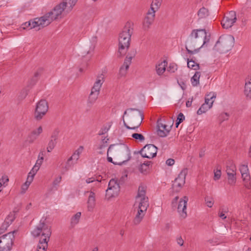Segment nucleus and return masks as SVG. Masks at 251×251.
<instances>
[{
    "label": "nucleus",
    "mask_w": 251,
    "mask_h": 251,
    "mask_svg": "<svg viewBox=\"0 0 251 251\" xmlns=\"http://www.w3.org/2000/svg\"><path fill=\"white\" fill-rule=\"evenodd\" d=\"M111 154L114 159L113 161L111 157V163L115 165H122L131 158L130 151L128 146L123 141L119 139L115 140L113 137L111 143Z\"/></svg>",
    "instance_id": "nucleus-1"
},
{
    "label": "nucleus",
    "mask_w": 251,
    "mask_h": 251,
    "mask_svg": "<svg viewBox=\"0 0 251 251\" xmlns=\"http://www.w3.org/2000/svg\"><path fill=\"white\" fill-rule=\"evenodd\" d=\"M46 219L42 218L31 231L33 236H40L37 251H46L48 246V243L51 234V231L50 226L46 224Z\"/></svg>",
    "instance_id": "nucleus-2"
},
{
    "label": "nucleus",
    "mask_w": 251,
    "mask_h": 251,
    "mask_svg": "<svg viewBox=\"0 0 251 251\" xmlns=\"http://www.w3.org/2000/svg\"><path fill=\"white\" fill-rule=\"evenodd\" d=\"M210 35H207L205 29H193L186 40V44L190 49H201L209 42Z\"/></svg>",
    "instance_id": "nucleus-3"
},
{
    "label": "nucleus",
    "mask_w": 251,
    "mask_h": 251,
    "mask_svg": "<svg viewBox=\"0 0 251 251\" xmlns=\"http://www.w3.org/2000/svg\"><path fill=\"white\" fill-rule=\"evenodd\" d=\"M124 124L127 129H137L144 118L143 113L137 109L129 108L124 112Z\"/></svg>",
    "instance_id": "nucleus-4"
},
{
    "label": "nucleus",
    "mask_w": 251,
    "mask_h": 251,
    "mask_svg": "<svg viewBox=\"0 0 251 251\" xmlns=\"http://www.w3.org/2000/svg\"><path fill=\"white\" fill-rule=\"evenodd\" d=\"M234 38L231 35L221 36L216 43L214 49L220 53H225L230 50L234 46Z\"/></svg>",
    "instance_id": "nucleus-5"
},
{
    "label": "nucleus",
    "mask_w": 251,
    "mask_h": 251,
    "mask_svg": "<svg viewBox=\"0 0 251 251\" xmlns=\"http://www.w3.org/2000/svg\"><path fill=\"white\" fill-rule=\"evenodd\" d=\"M64 11L66 13V9L61 3L57 5L52 11L46 13L41 17L43 25L47 26L53 20H56Z\"/></svg>",
    "instance_id": "nucleus-6"
},
{
    "label": "nucleus",
    "mask_w": 251,
    "mask_h": 251,
    "mask_svg": "<svg viewBox=\"0 0 251 251\" xmlns=\"http://www.w3.org/2000/svg\"><path fill=\"white\" fill-rule=\"evenodd\" d=\"M49 109L48 102L45 100H41L36 105L34 117L37 121L41 120L46 114Z\"/></svg>",
    "instance_id": "nucleus-7"
},
{
    "label": "nucleus",
    "mask_w": 251,
    "mask_h": 251,
    "mask_svg": "<svg viewBox=\"0 0 251 251\" xmlns=\"http://www.w3.org/2000/svg\"><path fill=\"white\" fill-rule=\"evenodd\" d=\"M17 232V230L2 235L0 239V245L1 249H5L6 251H9L11 250L14 240V234Z\"/></svg>",
    "instance_id": "nucleus-8"
},
{
    "label": "nucleus",
    "mask_w": 251,
    "mask_h": 251,
    "mask_svg": "<svg viewBox=\"0 0 251 251\" xmlns=\"http://www.w3.org/2000/svg\"><path fill=\"white\" fill-rule=\"evenodd\" d=\"M149 206V203L148 198L144 197L141 198L138 206L137 214L133 220V223L135 225H138L141 222L144 216V212L147 211Z\"/></svg>",
    "instance_id": "nucleus-9"
},
{
    "label": "nucleus",
    "mask_w": 251,
    "mask_h": 251,
    "mask_svg": "<svg viewBox=\"0 0 251 251\" xmlns=\"http://www.w3.org/2000/svg\"><path fill=\"white\" fill-rule=\"evenodd\" d=\"M187 174V169L183 170L173 181L172 188L175 192H178L180 191L185 183V176Z\"/></svg>",
    "instance_id": "nucleus-10"
},
{
    "label": "nucleus",
    "mask_w": 251,
    "mask_h": 251,
    "mask_svg": "<svg viewBox=\"0 0 251 251\" xmlns=\"http://www.w3.org/2000/svg\"><path fill=\"white\" fill-rule=\"evenodd\" d=\"M157 148L153 144L145 145L141 150L140 153L143 157L151 158L156 155Z\"/></svg>",
    "instance_id": "nucleus-11"
},
{
    "label": "nucleus",
    "mask_w": 251,
    "mask_h": 251,
    "mask_svg": "<svg viewBox=\"0 0 251 251\" xmlns=\"http://www.w3.org/2000/svg\"><path fill=\"white\" fill-rule=\"evenodd\" d=\"M237 20L236 12L230 11L225 16L222 21L221 24L224 28L228 29L231 27Z\"/></svg>",
    "instance_id": "nucleus-12"
},
{
    "label": "nucleus",
    "mask_w": 251,
    "mask_h": 251,
    "mask_svg": "<svg viewBox=\"0 0 251 251\" xmlns=\"http://www.w3.org/2000/svg\"><path fill=\"white\" fill-rule=\"evenodd\" d=\"M131 39L119 38V49L117 52V56L121 57L123 56L126 51L128 50L130 45Z\"/></svg>",
    "instance_id": "nucleus-13"
},
{
    "label": "nucleus",
    "mask_w": 251,
    "mask_h": 251,
    "mask_svg": "<svg viewBox=\"0 0 251 251\" xmlns=\"http://www.w3.org/2000/svg\"><path fill=\"white\" fill-rule=\"evenodd\" d=\"M22 26L24 29L30 27V29L37 28L36 30H39L41 28L45 27V25H43V22H42L41 17L36 18L33 20H30L27 22H25L23 24Z\"/></svg>",
    "instance_id": "nucleus-14"
},
{
    "label": "nucleus",
    "mask_w": 251,
    "mask_h": 251,
    "mask_svg": "<svg viewBox=\"0 0 251 251\" xmlns=\"http://www.w3.org/2000/svg\"><path fill=\"white\" fill-rule=\"evenodd\" d=\"M134 24L131 22H127L125 24L122 31L119 33V38L131 39L133 33Z\"/></svg>",
    "instance_id": "nucleus-15"
},
{
    "label": "nucleus",
    "mask_w": 251,
    "mask_h": 251,
    "mask_svg": "<svg viewBox=\"0 0 251 251\" xmlns=\"http://www.w3.org/2000/svg\"><path fill=\"white\" fill-rule=\"evenodd\" d=\"M155 16V13H154V12H151L150 10L148 11L143 22V28L144 30H148L150 28L151 25L154 20Z\"/></svg>",
    "instance_id": "nucleus-16"
},
{
    "label": "nucleus",
    "mask_w": 251,
    "mask_h": 251,
    "mask_svg": "<svg viewBox=\"0 0 251 251\" xmlns=\"http://www.w3.org/2000/svg\"><path fill=\"white\" fill-rule=\"evenodd\" d=\"M236 168L234 165L231 164L229 166L227 165L226 168V173L228 176V183L232 185L236 182Z\"/></svg>",
    "instance_id": "nucleus-17"
},
{
    "label": "nucleus",
    "mask_w": 251,
    "mask_h": 251,
    "mask_svg": "<svg viewBox=\"0 0 251 251\" xmlns=\"http://www.w3.org/2000/svg\"><path fill=\"white\" fill-rule=\"evenodd\" d=\"M188 200V197L184 196L183 199H180L177 207L178 212L180 214V216L183 218H186L187 216L186 209Z\"/></svg>",
    "instance_id": "nucleus-18"
},
{
    "label": "nucleus",
    "mask_w": 251,
    "mask_h": 251,
    "mask_svg": "<svg viewBox=\"0 0 251 251\" xmlns=\"http://www.w3.org/2000/svg\"><path fill=\"white\" fill-rule=\"evenodd\" d=\"M120 187L118 180L111 179V198L117 197L120 193Z\"/></svg>",
    "instance_id": "nucleus-19"
},
{
    "label": "nucleus",
    "mask_w": 251,
    "mask_h": 251,
    "mask_svg": "<svg viewBox=\"0 0 251 251\" xmlns=\"http://www.w3.org/2000/svg\"><path fill=\"white\" fill-rule=\"evenodd\" d=\"M104 81V77L103 74L98 75L97 76L96 81L94 84V86L92 88L91 91L100 94V87Z\"/></svg>",
    "instance_id": "nucleus-20"
},
{
    "label": "nucleus",
    "mask_w": 251,
    "mask_h": 251,
    "mask_svg": "<svg viewBox=\"0 0 251 251\" xmlns=\"http://www.w3.org/2000/svg\"><path fill=\"white\" fill-rule=\"evenodd\" d=\"M42 131L43 128L41 126H39L37 129L33 130L28 136L27 141L28 143L29 144L33 143Z\"/></svg>",
    "instance_id": "nucleus-21"
},
{
    "label": "nucleus",
    "mask_w": 251,
    "mask_h": 251,
    "mask_svg": "<svg viewBox=\"0 0 251 251\" xmlns=\"http://www.w3.org/2000/svg\"><path fill=\"white\" fill-rule=\"evenodd\" d=\"M157 134L161 137H166L170 131L169 129L166 128L167 126L161 123L157 122Z\"/></svg>",
    "instance_id": "nucleus-22"
},
{
    "label": "nucleus",
    "mask_w": 251,
    "mask_h": 251,
    "mask_svg": "<svg viewBox=\"0 0 251 251\" xmlns=\"http://www.w3.org/2000/svg\"><path fill=\"white\" fill-rule=\"evenodd\" d=\"M77 1L78 0H63L61 3L63 4V6L66 9V13H69L72 10Z\"/></svg>",
    "instance_id": "nucleus-23"
},
{
    "label": "nucleus",
    "mask_w": 251,
    "mask_h": 251,
    "mask_svg": "<svg viewBox=\"0 0 251 251\" xmlns=\"http://www.w3.org/2000/svg\"><path fill=\"white\" fill-rule=\"evenodd\" d=\"M242 177L244 181L248 182L250 180L251 177L249 173L248 165H242L240 168Z\"/></svg>",
    "instance_id": "nucleus-24"
},
{
    "label": "nucleus",
    "mask_w": 251,
    "mask_h": 251,
    "mask_svg": "<svg viewBox=\"0 0 251 251\" xmlns=\"http://www.w3.org/2000/svg\"><path fill=\"white\" fill-rule=\"evenodd\" d=\"M87 204L88 211H92L96 204L95 194L92 191L90 192V195L88 197Z\"/></svg>",
    "instance_id": "nucleus-25"
},
{
    "label": "nucleus",
    "mask_w": 251,
    "mask_h": 251,
    "mask_svg": "<svg viewBox=\"0 0 251 251\" xmlns=\"http://www.w3.org/2000/svg\"><path fill=\"white\" fill-rule=\"evenodd\" d=\"M95 48V44L91 43V42L86 43L81 52L82 56H84L86 54H88L93 51Z\"/></svg>",
    "instance_id": "nucleus-26"
},
{
    "label": "nucleus",
    "mask_w": 251,
    "mask_h": 251,
    "mask_svg": "<svg viewBox=\"0 0 251 251\" xmlns=\"http://www.w3.org/2000/svg\"><path fill=\"white\" fill-rule=\"evenodd\" d=\"M136 53L137 51L135 49H131L127 53L124 60V62H126V64H131V60L132 58L135 57Z\"/></svg>",
    "instance_id": "nucleus-27"
},
{
    "label": "nucleus",
    "mask_w": 251,
    "mask_h": 251,
    "mask_svg": "<svg viewBox=\"0 0 251 251\" xmlns=\"http://www.w3.org/2000/svg\"><path fill=\"white\" fill-rule=\"evenodd\" d=\"M162 0H152V1L151 4L150 9L149 10L151 12H155L158 10L161 6Z\"/></svg>",
    "instance_id": "nucleus-28"
},
{
    "label": "nucleus",
    "mask_w": 251,
    "mask_h": 251,
    "mask_svg": "<svg viewBox=\"0 0 251 251\" xmlns=\"http://www.w3.org/2000/svg\"><path fill=\"white\" fill-rule=\"evenodd\" d=\"M167 65V62L164 60L156 66V71L158 75H162L165 72Z\"/></svg>",
    "instance_id": "nucleus-29"
},
{
    "label": "nucleus",
    "mask_w": 251,
    "mask_h": 251,
    "mask_svg": "<svg viewBox=\"0 0 251 251\" xmlns=\"http://www.w3.org/2000/svg\"><path fill=\"white\" fill-rule=\"evenodd\" d=\"M103 137L102 136L100 144L98 148L99 150H102L103 149L110 147V146H109V138L108 137V135H107L106 136H104L103 138Z\"/></svg>",
    "instance_id": "nucleus-30"
},
{
    "label": "nucleus",
    "mask_w": 251,
    "mask_h": 251,
    "mask_svg": "<svg viewBox=\"0 0 251 251\" xmlns=\"http://www.w3.org/2000/svg\"><path fill=\"white\" fill-rule=\"evenodd\" d=\"M81 214V212H78L72 217L70 223L72 227H74L78 223L80 218Z\"/></svg>",
    "instance_id": "nucleus-31"
},
{
    "label": "nucleus",
    "mask_w": 251,
    "mask_h": 251,
    "mask_svg": "<svg viewBox=\"0 0 251 251\" xmlns=\"http://www.w3.org/2000/svg\"><path fill=\"white\" fill-rule=\"evenodd\" d=\"M244 92L246 97L251 99V78L246 82Z\"/></svg>",
    "instance_id": "nucleus-32"
},
{
    "label": "nucleus",
    "mask_w": 251,
    "mask_h": 251,
    "mask_svg": "<svg viewBox=\"0 0 251 251\" xmlns=\"http://www.w3.org/2000/svg\"><path fill=\"white\" fill-rule=\"evenodd\" d=\"M213 101H214L213 100L211 101V102H210V103L209 104V106H207L205 104H202L201 105V106L200 107V108L197 111V114L201 115L202 113H205L206 111H207L210 108H211L212 106Z\"/></svg>",
    "instance_id": "nucleus-33"
},
{
    "label": "nucleus",
    "mask_w": 251,
    "mask_h": 251,
    "mask_svg": "<svg viewBox=\"0 0 251 251\" xmlns=\"http://www.w3.org/2000/svg\"><path fill=\"white\" fill-rule=\"evenodd\" d=\"M130 65L129 64H126L125 62H124L119 70V75L121 77L125 76L126 75Z\"/></svg>",
    "instance_id": "nucleus-34"
},
{
    "label": "nucleus",
    "mask_w": 251,
    "mask_h": 251,
    "mask_svg": "<svg viewBox=\"0 0 251 251\" xmlns=\"http://www.w3.org/2000/svg\"><path fill=\"white\" fill-rule=\"evenodd\" d=\"M208 15V10L204 7H202V8H200L199 11L198 12V15L199 18H205L206 17H207Z\"/></svg>",
    "instance_id": "nucleus-35"
},
{
    "label": "nucleus",
    "mask_w": 251,
    "mask_h": 251,
    "mask_svg": "<svg viewBox=\"0 0 251 251\" xmlns=\"http://www.w3.org/2000/svg\"><path fill=\"white\" fill-rule=\"evenodd\" d=\"M200 77V72H196L191 79V83L193 86H197L199 84Z\"/></svg>",
    "instance_id": "nucleus-36"
},
{
    "label": "nucleus",
    "mask_w": 251,
    "mask_h": 251,
    "mask_svg": "<svg viewBox=\"0 0 251 251\" xmlns=\"http://www.w3.org/2000/svg\"><path fill=\"white\" fill-rule=\"evenodd\" d=\"M187 66L188 68L194 70H198L200 69L199 64L196 63L192 59H187Z\"/></svg>",
    "instance_id": "nucleus-37"
},
{
    "label": "nucleus",
    "mask_w": 251,
    "mask_h": 251,
    "mask_svg": "<svg viewBox=\"0 0 251 251\" xmlns=\"http://www.w3.org/2000/svg\"><path fill=\"white\" fill-rule=\"evenodd\" d=\"M99 95V93L91 91L88 98V102L93 104L97 100Z\"/></svg>",
    "instance_id": "nucleus-38"
},
{
    "label": "nucleus",
    "mask_w": 251,
    "mask_h": 251,
    "mask_svg": "<svg viewBox=\"0 0 251 251\" xmlns=\"http://www.w3.org/2000/svg\"><path fill=\"white\" fill-rule=\"evenodd\" d=\"M79 159V157L76 155V153H74L72 156H71L67 160L66 163V165L65 166L66 170H68L70 167L72 166V163H71L70 162L72 160L74 159L77 161Z\"/></svg>",
    "instance_id": "nucleus-39"
},
{
    "label": "nucleus",
    "mask_w": 251,
    "mask_h": 251,
    "mask_svg": "<svg viewBox=\"0 0 251 251\" xmlns=\"http://www.w3.org/2000/svg\"><path fill=\"white\" fill-rule=\"evenodd\" d=\"M112 136H111V143H112V138L113 137L115 140H117L116 137L120 136L122 134V130L120 129V127H115L112 129Z\"/></svg>",
    "instance_id": "nucleus-40"
},
{
    "label": "nucleus",
    "mask_w": 251,
    "mask_h": 251,
    "mask_svg": "<svg viewBox=\"0 0 251 251\" xmlns=\"http://www.w3.org/2000/svg\"><path fill=\"white\" fill-rule=\"evenodd\" d=\"M146 192V187L141 185L138 188V195L136 197V198H144L146 197L145 196Z\"/></svg>",
    "instance_id": "nucleus-41"
},
{
    "label": "nucleus",
    "mask_w": 251,
    "mask_h": 251,
    "mask_svg": "<svg viewBox=\"0 0 251 251\" xmlns=\"http://www.w3.org/2000/svg\"><path fill=\"white\" fill-rule=\"evenodd\" d=\"M131 137L136 141L142 142L145 140L144 136L141 133H134L131 135Z\"/></svg>",
    "instance_id": "nucleus-42"
},
{
    "label": "nucleus",
    "mask_w": 251,
    "mask_h": 251,
    "mask_svg": "<svg viewBox=\"0 0 251 251\" xmlns=\"http://www.w3.org/2000/svg\"><path fill=\"white\" fill-rule=\"evenodd\" d=\"M151 161H147V162H145L141 164L139 168L140 172L142 173L146 172L149 169V166L151 165Z\"/></svg>",
    "instance_id": "nucleus-43"
},
{
    "label": "nucleus",
    "mask_w": 251,
    "mask_h": 251,
    "mask_svg": "<svg viewBox=\"0 0 251 251\" xmlns=\"http://www.w3.org/2000/svg\"><path fill=\"white\" fill-rule=\"evenodd\" d=\"M57 143V141H54L53 140L50 139V141L48 143V147L47 148V151L49 152H51V151L54 148Z\"/></svg>",
    "instance_id": "nucleus-44"
},
{
    "label": "nucleus",
    "mask_w": 251,
    "mask_h": 251,
    "mask_svg": "<svg viewBox=\"0 0 251 251\" xmlns=\"http://www.w3.org/2000/svg\"><path fill=\"white\" fill-rule=\"evenodd\" d=\"M205 202L208 207H212L214 204V199L211 197L205 196L204 198Z\"/></svg>",
    "instance_id": "nucleus-45"
},
{
    "label": "nucleus",
    "mask_w": 251,
    "mask_h": 251,
    "mask_svg": "<svg viewBox=\"0 0 251 251\" xmlns=\"http://www.w3.org/2000/svg\"><path fill=\"white\" fill-rule=\"evenodd\" d=\"M216 95L215 94H213L212 96H210V94H208L205 98V102L203 104H206L207 106H209L211 100H212L213 98H216Z\"/></svg>",
    "instance_id": "nucleus-46"
},
{
    "label": "nucleus",
    "mask_w": 251,
    "mask_h": 251,
    "mask_svg": "<svg viewBox=\"0 0 251 251\" xmlns=\"http://www.w3.org/2000/svg\"><path fill=\"white\" fill-rule=\"evenodd\" d=\"M59 132L60 130H59L58 128L55 129L51 134V135L50 136V139L57 141L58 138Z\"/></svg>",
    "instance_id": "nucleus-47"
},
{
    "label": "nucleus",
    "mask_w": 251,
    "mask_h": 251,
    "mask_svg": "<svg viewBox=\"0 0 251 251\" xmlns=\"http://www.w3.org/2000/svg\"><path fill=\"white\" fill-rule=\"evenodd\" d=\"M42 72V69H39L35 73L33 77L32 78L31 81H33V84L38 80V77L40 75Z\"/></svg>",
    "instance_id": "nucleus-48"
},
{
    "label": "nucleus",
    "mask_w": 251,
    "mask_h": 251,
    "mask_svg": "<svg viewBox=\"0 0 251 251\" xmlns=\"http://www.w3.org/2000/svg\"><path fill=\"white\" fill-rule=\"evenodd\" d=\"M188 47H189L188 46L187 44H186V45L185 47L186 51H187V52L188 53L191 54H194V53H196V52H198L199 51V50L200 49L199 48H196L193 49L194 50H191L189 49Z\"/></svg>",
    "instance_id": "nucleus-49"
},
{
    "label": "nucleus",
    "mask_w": 251,
    "mask_h": 251,
    "mask_svg": "<svg viewBox=\"0 0 251 251\" xmlns=\"http://www.w3.org/2000/svg\"><path fill=\"white\" fill-rule=\"evenodd\" d=\"M188 47H189L188 46L187 44H186V45L185 47L186 51H187V52L188 53L191 54H194V53H196V52H198L199 51V50L200 49L199 48H196L193 49L194 50H191L189 49Z\"/></svg>",
    "instance_id": "nucleus-50"
},
{
    "label": "nucleus",
    "mask_w": 251,
    "mask_h": 251,
    "mask_svg": "<svg viewBox=\"0 0 251 251\" xmlns=\"http://www.w3.org/2000/svg\"><path fill=\"white\" fill-rule=\"evenodd\" d=\"M8 226H8L7 224L3 223L0 227V235L3 233L6 230Z\"/></svg>",
    "instance_id": "nucleus-51"
},
{
    "label": "nucleus",
    "mask_w": 251,
    "mask_h": 251,
    "mask_svg": "<svg viewBox=\"0 0 251 251\" xmlns=\"http://www.w3.org/2000/svg\"><path fill=\"white\" fill-rule=\"evenodd\" d=\"M221 176V170H217L216 171L214 172V179L215 180L219 179Z\"/></svg>",
    "instance_id": "nucleus-52"
},
{
    "label": "nucleus",
    "mask_w": 251,
    "mask_h": 251,
    "mask_svg": "<svg viewBox=\"0 0 251 251\" xmlns=\"http://www.w3.org/2000/svg\"><path fill=\"white\" fill-rule=\"evenodd\" d=\"M110 126H108V127H105L104 128H102L99 131L98 134L99 135H103L105 133H107L108 132Z\"/></svg>",
    "instance_id": "nucleus-53"
},
{
    "label": "nucleus",
    "mask_w": 251,
    "mask_h": 251,
    "mask_svg": "<svg viewBox=\"0 0 251 251\" xmlns=\"http://www.w3.org/2000/svg\"><path fill=\"white\" fill-rule=\"evenodd\" d=\"M38 170L39 169H38L37 166H34L30 172L29 173L28 175L30 176H33L34 177Z\"/></svg>",
    "instance_id": "nucleus-54"
},
{
    "label": "nucleus",
    "mask_w": 251,
    "mask_h": 251,
    "mask_svg": "<svg viewBox=\"0 0 251 251\" xmlns=\"http://www.w3.org/2000/svg\"><path fill=\"white\" fill-rule=\"evenodd\" d=\"M9 178L7 176H3L1 178H0V182H1L2 185H4L5 183L8 182Z\"/></svg>",
    "instance_id": "nucleus-55"
},
{
    "label": "nucleus",
    "mask_w": 251,
    "mask_h": 251,
    "mask_svg": "<svg viewBox=\"0 0 251 251\" xmlns=\"http://www.w3.org/2000/svg\"><path fill=\"white\" fill-rule=\"evenodd\" d=\"M30 185L28 182H26L23 185L22 187V193H24L25 191L27 189L28 187Z\"/></svg>",
    "instance_id": "nucleus-56"
},
{
    "label": "nucleus",
    "mask_w": 251,
    "mask_h": 251,
    "mask_svg": "<svg viewBox=\"0 0 251 251\" xmlns=\"http://www.w3.org/2000/svg\"><path fill=\"white\" fill-rule=\"evenodd\" d=\"M185 120V116L182 113H179L177 117L176 120L182 123Z\"/></svg>",
    "instance_id": "nucleus-57"
},
{
    "label": "nucleus",
    "mask_w": 251,
    "mask_h": 251,
    "mask_svg": "<svg viewBox=\"0 0 251 251\" xmlns=\"http://www.w3.org/2000/svg\"><path fill=\"white\" fill-rule=\"evenodd\" d=\"M17 212L16 211H13L12 212L9 213L8 215L10 220H11V222H13L15 219V213Z\"/></svg>",
    "instance_id": "nucleus-58"
},
{
    "label": "nucleus",
    "mask_w": 251,
    "mask_h": 251,
    "mask_svg": "<svg viewBox=\"0 0 251 251\" xmlns=\"http://www.w3.org/2000/svg\"><path fill=\"white\" fill-rule=\"evenodd\" d=\"M44 160V158H40V159L38 158V159L37 160L36 164L34 166H37L38 169H39L41 165L42 164L43 161Z\"/></svg>",
    "instance_id": "nucleus-59"
},
{
    "label": "nucleus",
    "mask_w": 251,
    "mask_h": 251,
    "mask_svg": "<svg viewBox=\"0 0 251 251\" xmlns=\"http://www.w3.org/2000/svg\"><path fill=\"white\" fill-rule=\"evenodd\" d=\"M166 163L167 165L171 166L175 163V160L172 158H169L166 160Z\"/></svg>",
    "instance_id": "nucleus-60"
},
{
    "label": "nucleus",
    "mask_w": 251,
    "mask_h": 251,
    "mask_svg": "<svg viewBox=\"0 0 251 251\" xmlns=\"http://www.w3.org/2000/svg\"><path fill=\"white\" fill-rule=\"evenodd\" d=\"M83 150V146H80L75 151V153H76V155L79 157V155L82 152Z\"/></svg>",
    "instance_id": "nucleus-61"
},
{
    "label": "nucleus",
    "mask_w": 251,
    "mask_h": 251,
    "mask_svg": "<svg viewBox=\"0 0 251 251\" xmlns=\"http://www.w3.org/2000/svg\"><path fill=\"white\" fill-rule=\"evenodd\" d=\"M61 180V176H59L56 178L53 182V185L56 186L58 185Z\"/></svg>",
    "instance_id": "nucleus-62"
},
{
    "label": "nucleus",
    "mask_w": 251,
    "mask_h": 251,
    "mask_svg": "<svg viewBox=\"0 0 251 251\" xmlns=\"http://www.w3.org/2000/svg\"><path fill=\"white\" fill-rule=\"evenodd\" d=\"M46 154V151L45 149H43L40 151V152H39V154L38 155V158H44V156Z\"/></svg>",
    "instance_id": "nucleus-63"
},
{
    "label": "nucleus",
    "mask_w": 251,
    "mask_h": 251,
    "mask_svg": "<svg viewBox=\"0 0 251 251\" xmlns=\"http://www.w3.org/2000/svg\"><path fill=\"white\" fill-rule=\"evenodd\" d=\"M177 70V65H175L173 66H170L169 68V71L171 72L172 73H174L176 70Z\"/></svg>",
    "instance_id": "nucleus-64"
}]
</instances>
